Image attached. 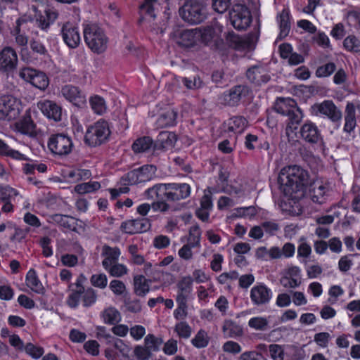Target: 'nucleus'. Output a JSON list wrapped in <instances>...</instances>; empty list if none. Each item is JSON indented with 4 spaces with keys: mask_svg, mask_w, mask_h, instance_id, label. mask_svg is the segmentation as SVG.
<instances>
[{
    "mask_svg": "<svg viewBox=\"0 0 360 360\" xmlns=\"http://www.w3.org/2000/svg\"><path fill=\"white\" fill-rule=\"evenodd\" d=\"M209 342L210 338L208 334L203 329H200L191 340L192 345L198 349L206 347L209 345Z\"/></svg>",
    "mask_w": 360,
    "mask_h": 360,
    "instance_id": "a18cd8bd",
    "label": "nucleus"
},
{
    "mask_svg": "<svg viewBox=\"0 0 360 360\" xmlns=\"http://www.w3.org/2000/svg\"><path fill=\"white\" fill-rule=\"evenodd\" d=\"M279 189L283 198L281 207L283 212L295 215V206L304 196L309 186V194L314 202L322 204L327 188L319 181L309 183V172L297 165L290 166L285 172L283 169L278 178Z\"/></svg>",
    "mask_w": 360,
    "mask_h": 360,
    "instance_id": "f257e3e1",
    "label": "nucleus"
},
{
    "mask_svg": "<svg viewBox=\"0 0 360 360\" xmlns=\"http://www.w3.org/2000/svg\"><path fill=\"white\" fill-rule=\"evenodd\" d=\"M153 139L149 136H142L137 139L132 144V150L136 153H140L148 151L153 146H154Z\"/></svg>",
    "mask_w": 360,
    "mask_h": 360,
    "instance_id": "a19ab883",
    "label": "nucleus"
},
{
    "mask_svg": "<svg viewBox=\"0 0 360 360\" xmlns=\"http://www.w3.org/2000/svg\"><path fill=\"white\" fill-rule=\"evenodd\" d=\"M295 135L297 138L310 144H316L322 141L321 130L311 120H307L304 122Z\"/></svg>",
    "mask_w": 360,
    "mask_h": 360,
    "instance_id": "ddd939ff",
    "label": "nucleus"
},
{
    "mask_svg": "<svg viewBox=\"0 0 360 360\" xmlns=\"http://www.w3.org/2000/svg\"><path fill=\"white\" fill-rule=\"evenodd\" d=\"M18 195V191L10 186L0 187V203H3L1 211L4 213L14 212L13 202Z\"/></svg>",
    "mask_w": 360,
    "mask_h": 360,
    "instance_id": "412c9836",
    "label": "nucleus"
},
{
    "mask_svg": "<svg viewBox=\"0 0 360 360\" xmlns=\"http://www.w3.org/2000/svg\"><path fill=\"white\" fill-rule=\"evenodd\" d=\"M19 102L11 95H4L0 98V115L8 120L15 119L19 114Z\"/></svg>",
    "mask_w": 360,
    "mask_h": 360,
    "instance_id": "dca6fc26",
    "label": "nucleus"
},
{
    "mask_svg": "<svg viewBox=\"0 0 360 360\" xmlns=\"http://www.w3.org/2000/svg\"><path fill=\"white\" fill-rule=\"evenodd\" d=\"M58 17V12L54 8H46L43 13L39 12L36 15L38 26L42 30L49 29Z\"/></svg>",
    "mask_w": 360,
    "mask_h": 360,
    "instance_id": "393cba45",
    "label": "nucleus"
},
{
    "mask_svg": "<svg viewBox=\"0 0 360 360\" xmlns=\"http://www.w3.org/2000/svg\"><path fill=\"white\" fill-rule=\"evenodd\" d=\"M134 356L138 360H148L151 356L150 349L146 346L136 345L134 349Z\"/></svg>",
    "mask_w": 360,
    "mask_h": 360,
    "instance_id": "0e129e2a",
    "label": "nucleus"
},
{
    "mask_svg": "<svg viewBox=\"0 0 360 360\" xmlns=\"http://www.w3.org/2000/svg\"><path fill=\"white\" fill-rule=\"evenodd\" d=\"M245 147L249 150H252L256 148H262L263 146L259 142V138L257 135L248 134L245 138Z\"/></svg>",
    "mask_w": 360,
    "mask_h": 360,
    "instance_id": "052dcab7",
    "label": "nucleus"
},
{
    "mask_svg": "<svg viewBox=\"0 0 360 360\" xmlns=\"http://www.w3.org/2000/svg\"><path fill=\"white\" fill-rule=\"evenodd\" d=\"M246 77L250 82L256 86L266 84L271 79L270 75L266 72L264 68L258 65L249 68L246 71Z\"/></svg>",
    "mask_w": 360,
    "mask_h": 360,
    "instance_id": "b1692460",
    "label": "nucleus"
},
{
    "mask_svg": "<svg viewBox=\"0 0 360 360\" xmlns=\"http://www.w3.org/2000/svg\"><path fill=\"white\" fill-rule=\"evenodd\" d=\"M224 337L226 338H236L243 334V330L236 321L229 319L225 320L222 326Z\"/></svg>",
    "mask_w": 360,
    "mask_h": 360,
    "instance_id": "f704fd0d",
    "label": "nucleus"
},
{
    "mask_svg": "<svg viewBox=\"0 0 360 360\" xmlns=\"http://www.w3.org/2000/svg\"><path fill=\"white\" fill-rule=\"evenodd\" d=\"M223 351L232 354H238L241 350V346L236 342L229 340L222 346Z\"/></svg>",
    "mask_w": 360,
    "mask_h": 360,
    "instance_id": "774afa93",
    "label": "nucleus"
},
{
    "mask_svg": "<svg viewBox=\"0 0 360 360\" xmlns=\"http://www.w3.org/2000/svg\"><path fill=\"white\" fill-rule=\"evenodd\" d=\"M198 40L200 39L204 43H209L214 39L216 31L212 26H206L202 29H197Z\"/></svg>",
    "mask_w": 360,
    "mask_h": 360,
    "instance_id": "8fccbe9b",
    "label": "nucleus"
},
{
    "mask_svg": "<svg viewBox=\"0 0 360 360\" xmlns=\"http://www.w3.org/2000/svg\"><path fill=\"white\" fill-rule=\"evenodd\" d=\"M25 350L27 354L34 359L41 357L44 353V349L41 346H37L31 342L27 343Z\"/></svg>",
    "mask_w": 360,
    "mask_h": 360,
    "instance_id": "4d7b16f0",
    "label": "nucleus"
},
{
    "mask_svg": "<svg viewBox=\"0 0 360 360\" xmlns=\"http://www.w3.org/2000/svg\"><path fill=\"white\" fill-rule=\"evenodd\" d=\"M101 318L103 322L108 325H115L121 321L120 311L113 307L105 309L101 313Z\"/></svg>",
    "mask_w": 360,
    "mask_h": 360,
    "instance_id": "ea45409f",
    "label": "nucleus"
},
{
    "mask_svg": "<svg viewBox=\"0 0 360 360\" xmlns=\"http://www.w3.org/2000/svg\"><path fill=\"white\" fill-rule=\"evenodd\" d=\"M179 13L184 21L193 25L201 23L207 15L205 3L193 1H186Z\"/></svg>",
    "mask_w": 360,
    "mask_h": 360,
    "instance_id": "20e7f679",
    "label": "nucleus"
},
{
    "mask_svg": "<svg viewBox=\"0 0 360 360\" xmlns=\"http://www.w3.org/2000/svg\"><path fill=\"white\" fill-rule=\"evenodd\" d=\"M63 97L75 106L82 108L86 106V96L78 86L72 84H66L61 89Z\"/></svg>",
    "mask_w": 360,
    "mask_h": 360,
    "instance_id": "6ab92c4d",
    "label": "nucleus"
},
{
    "mask_svg": "<svg viewBox=\"0 0 360 360\" xmlns=\"http://www.w3.org/2000/svg\"><path fill=\"white\" fill-rule=\"evenodd\" d=\"M229 17L231 25L238 31L245 30L252 21L249 8L242 4H236L232 6Z\"/></svg>",
    "mask_w": 360,
    "mask_h": 360,
    "instance_id": "423d86ee",
    "label": "nucleus"
},
{
    "mask_svg": "<svg viewBox=\"0 0 360 360\" xmlns=\"http://www.w3.org/2000/svg\"><path fill=\"white\" fill-rule=\"evenodd\" d=\"M226 130L234 134H240L248 125L247 119L242 115H236L230 117L226 122Z\"/></svg>",
    "mask_w": 360,
    "mask_h": 360,
    "instance_id": "72a5a7b5",
    "label": "nucleus"
},
{
    "mask_svg": "<svg viewBox=\"0 0 360 360\" xmlns=\"http://www.w3.org/2000/svg\"><path fill=\"white\" fill-rule=\"evenodd\" d=\"M83 35L86 46L94 53L100 54L106 50L108 37L104 30L97 24L84 25Z\"/></svg>",
    "mask_w": 360,
    "mask_h": 360,
    "instance_id": "f03ea898",
    "label": "nucleus"
},
{
    "mask_svg": "<svg viewBox=\"0 0 360 360\" xmlns=\"http://www.w3.org/2000/svg\"><path fill=\"white\" fill-rule=\"evenodd\" d=\"M110 134L108 122L101 118L87 127L84 143L91 148L98 147L108 142Z\"/></svg>",
    "mask_w": 360,
    "mask_h": 360,
    "instance_id": "7ed1b4c3",
    "label": "nucleus"
},
{
    "mask_svg": "<svg viewBox=\"0 0 360 360\" xmlns=\"http://www.w3.org/2000/svg\"><path fill=\"white\" fill-rule=\"evenodd\" d=\"M151 281L146 278L143 275L139 274L134 276L133 285L134 292L139 297H145L150 291Z\"/></svg>",
    "mask_w": 360,
    "mask_h": 360,
    "instance_id": "473e14b6",
    "label": "nucleus"
},
{
    "mask_svg": "<svg viewBox=\"0 0 360 360\" xmlns=\"http://www.w3.org/2000/svg\"><path fill=\"white\" fill-rule=\"evenodd\" d=\"M174 331L180 338L188 339L191 335L192 328L186 321H180L175 325Z\"/></svg>",
    "mask_w": 360,
    "mask_h": 360,
    "instance_id": "864d4df0",
    "label": "nucleus"
},
{
    "mask_svg": "<svg viewBox=\"0 0 360 360\" xmlns=\"http://www.w3.org/2000/svg\"><path fill=\"white\" fill-rule=\"evenodd\" d=\"M15 130L24 135L34 136L36 135V124L30 112H26L18 121L15 123Z\"/></svg>",
    "mask_w": 360,
    "mask_h": 360,
    "instance_id": "a878e982",
    "label": "nucleus"
},
{
    "mask_svg": "<svg viewBox=\"0 0 360 360\" xmlns=\"http://www.w3.org/2000/svg\"><path fill=\"white\" fill-rule=\"evenodd\" d=\"M311 112L316 116L326 117L333 122L341 120L342 112L338 108L332 100H324L316 103L311 107Z\"/></svg>",
    "mask_w": 360,
    "mask_h": 360,
    "instance_id": "6e6552de",
    "label": "nucleus"
},
{
    "mask_svg": "<svg viewBox=\"0 0 360 360\" xmlns=\"http://www.w3.org/2000/svg\"><path fill=\"white\" fill-rule=\"evenodd\" d=\"M86 280V278L83 274H80L77 278L75 283H70L69 289L70 294L67 298V304L72 309L78 307L80 303L81 297L84 290L85 289L83 283Z\"/></svg>",
    "mask_w": 360,
    "mask_h": 360,
    "instance_id": "a211bd4d",
    "label": "nucleus"
},
{
    "mask_svg": "<svg viewBox=\"0 0 360 360\" xmlns=\"http://www.w3.org/2000/svg\"><path fill=\"white\" fill-rule=\"evenodd\" d=\"M22 20L21 19L18 18L16 20V26L13 30L14 35H15V42L19 45L22 46H27L28 38L27 37L21 33L20 31V25H21Z\"/></svg>",
    "mask_w": 360,
    "mask_h": 360,
    "instance_id": "680f3d73",
    "label": "nucleus"
},
{
    "mask_svg": "<svg viewBox=\"0 0 360 360\" xmlns=\"http://www.w3.org/2000/svg\"><path fill=\"white\" fill-rule=\"evenodd\" d=\"M200 230L198 226H192L189 231V236L188 238V245L191 247L196 248L200 245Z\"/></svg>",
    "mask_w": 360,
    "mask_h": 360,
    "instance_id": "6e6d98bb",
    "label": "nucleus"
},
{
    "mask_svg": "<svg viewBox=\"0 0 360 360\" xmlns=\"http://www.w3.org/2000/svg\"><path fill=\"white\" fill-rule=\"evenodd\" d=\"M101 188V184L98 181H89L78 184L75 186V191L79 195L94 193Z\"/></svg>",
    "mask_w": 360,
    "mask_h": 360,
    "instance_id": "79ce46f5",
    "label": "nucleus"
},
{
    "mask_svg": "<svg viewBox=\"0 0 360 360\" xmlns=\"http://www.w3.org/2000/svg\"><path fill=\"white\" fill-rule=\"evenodd\" d=\"M169 0H143L139 7L140 18L139 22L146 20H154L156 18V10L163 4H167Z\"/></svg>",
    "mask_w": 360,
    "mask_h": 360,
    "instance_id": "aec40b11",
    "label": "nucleus"
},
{
    "mask_svg": "<svg viewBox=\"0 0 360 360\" xmlns=\"http://www.w3.org/2000/svg\"><path fill=\"white\" fill-rule=\"evenodd\" d=\"M336 68L337 67L335 63H326L316 68L315 72L316 77L318 78L328 77L336 71Z\"/></svg>",
    "mask_w": 360,
    "mask_h": 360,
    "instance_id": "de8ad7c7",
    "label": "nucleus"
},
{
    "mask_svg": "<svg viewBox=\"0 0 360 360\" xmlns=\"http://www.w3.org/2000/svg\"><path fill=\"white\" fill-rule=\"evenodd\" d=\"M177 112L174 109L160 113L155 122L157 128H167L176 124Z\"/></svg>",
    "mask_w": 360,
    "mask_h": 360,
    "instance_id": "c85d7f7f",
    "label": "nucleus"
},
{
    "mask_svg": "<svg viewBox=\"0 0 360 360\" xmlns=\"http://www.w3.org/2000/svg\"><path fill=\"white\" fill-rule=\"evenodd\" d=\"M18 63V55L14 49L5 46L0 51V72L6 75L14 72Z\"/></svg>",
    "mask_w": 360,
    "mask_h": 360,
    "instance_id": "4468645a",
    "label": "nucleus"
},
{
    "mask_svg": "<svg viewBox=\"0 0 360 360\" xmlns=\"http://www.w3.org/2000/svg\"><path fill=\"white\" fill-rule=\"evenodd\" d=\"M60 35L64 43L70 49L77 48L81 43V36L77 25L71 22H65L60 30Z\"/></svg>",
    "mask_w": 360,
    "mask_h": 360,
    "instance_id": "2eb2a0df",
    "label": "nucleus"
},
{
    "mask_svg": "<svg viewBox=\"0 0 360 360\" xmlns=\"http://www.w3.org/2000/svg\"><path fill=\"white\" fill-rule=\"evenodd\" d=\"M287 117L286 133L288 134H290V133H295V134H297L298 126L303 118L302 111L297 106L294 109V110L291 111Z\"/></svg>",
    "mask_w": 360,
    "mask_h": 360,
    "instance_id": "2f4dec72",
    "label": "nucleus"
},
{
    "mask_svg": "<svg viewBox=\"0 0 360 360\" xmlns=\"http://www.w3.org/2000/svg\"><path fill=\"white\" fill-rule=\"evenodd\" d=\"M97 300V294L92 288H88L84 290L81 300L84 307H90L94 304Z\"/></svg>",
    "mask_w": 360,
    "mask_h": 360,
    "instance_id": "09e8293b",
    "label": "nucleus"
},
{
    "mask_svg": "<svg viewBox=\"0 0 360 360\" xmlns=\"http://www.w3.org/2000/svg\"><path fill=\"white\" fill-rule=\"evenodd\" d=\"M92 174L91 170L82 168H73L67 173V178L69 182L76 183L80 181L87 180L91 178Z\"/></svg>",
    "mask_w": 360,
    "mask_h": 360,
    "instance_id": "e433bc0d",
    "label": "nucleus"
},
{
    "mask_svg": "<svg viewBox=\"0 0 360 360\" xmlns=\"http://www.w3.org/2000/svg\"><path fill=\"white\" fill-rule=\"evenodd\" d=\"M177 140L175 133L162 131H160L154 143V150H167L172 148Z\"/></svg>",
    "mask_w": 360,
    "mask_h": 360,
    "instance_id": "bb28decb",
    "label": "nucleus"
},
{
    "mask_svg": "<svg viewBox=\"0 0 360 360\" xmlns=\"http://www.w3.org/2000/svg\"><path fill=\"white\" fill-rule=\"evenodd\" d=\"M297 107V102L293 98H280L276 105V111L284 116H288L291 111Z\"/></svg>",
    "mask_w": 360,
    "mask_h": 360,
    "instance_id": "58836bf2",
    "label": "nucleus"
},
{
    "mask_svg": "<svg viewBox=\"0 0 360 360\" xmlns=\"http://www.w3.org/2000/svg\"><path fill=\"white\" fill-rule=\"evenodd\" d=\"M48 147L51 153L63 156L71 153L73 143L70 136L64 134H56L49 138Z\"/></svg>",
    "mask_w": 360,
    "mask_h": 360,
    "instance_id": "1a4fd4ad",
    "label": "nucleus"
},
{
    "mask_svg": "<svg viewBox=\"0 0 360 360\" xmlns=\"http://www.w3.org/2000/svg\"><path fill=\"white\" fill-rule=\"evenodd\" d=\"M344 49L351 53L360 52V39L352 34L345 38L343 41Z\"/></svg>",
    "mask_w": 360,
    "mask_h": 360,
    "instance_id": "49530a36",
    "label": "nucleus"
},
{
    "mask_svg": "<svg viewBox=\"0 0 360 360\" xmlns=\"http://www.w3.org/2000/svg\"><path fill=\"white\" fill-rule=\"evenodd\" d=\"M150 227V221L146 217L127 220L123 221L120 226L122 231L129 235L146 232Z\"/></svg>",
    "mask_w": 360,
    "mask_h": 360,
    "instance_id": "f3484780",
    "label": "nucleus"
},
{
    "mask_svg": "<svg viewBox=\"0 0 360 360\" xmlns=\"http://www.w3.org/2000/svg\"><path fill=\"white\" fill-rule=\"evenodd\" d=\"M269 322L265 317L255 316L251 318L248 321V326L257 330H264L268 326Z\"/></svg>",
    "mask_w": 360,
    "mask_h": 360,
    "instance_id": "5fc2aeb1",
    "label": "nucleus"
},
{
    "mask_svg": "<svg viewBox=\"0 0 360 360\" xmlns=\"http://www.w3.org/2000/svg\"><path fill=\"white\" fill-rule=\"evenodd\" d=\"M107 360H135L131 354V348L121 339H116L112 347L104 351Z\"/></svg>",
    "mask_w": 360,
    "mask_h": 360,
    "instance_id": "9d476101",
    "label": "nucleus"
},
{
    "mask_svg": "<svg viewBox=\"0 0 360 360\" xmlns=\"http://www.w3.org/2000/svg\"><path fill=\"white\" fill-rule=\"evenodd\" d=\"M157 168L153 165H144L128 172L123 180L127 185H138L150 181L155 174Z\"/></svg>",
    "mask_w": 360,
    "mask_h": 360,
    "instance_id": "0eeeda50",
    "label": "nucleus"
},
{
    "mask_svg": "<svg viewBox=\"0 0 360 360\" xmlns=\"http://www.w3.org/2000/svg\"><path fill=\"white\" fill-rule=\"evenodd\" d=\"M89 104L93 112L97 115H103L105 112L107 107L104 98L98 95L90 97Z\"/></svg>",
    "mask_w": 360,
    "mask_h": 360,
    "instance_id": "37998d69",
    "label": "nucleus"
},
{
    "mask_svg": "<svg viewBox=\"0 0 360 360\" xmlns=\"http://www.w3.org/2000/svg\"><path fill=\"white\" fill-rule=\"evenodd\" d=\"M20 76L24 80L41 90H45L49 84L47 75L44 72L33 68H22L20 72Z\"/></svg>",
    "mask_w": 360,
    "mask_h": 360,
    "instance_id": "f8f14e48",
    "label": "nucleus"
},
{
    "mask_svg": "<svg viewBox=\"0 0 360 360\" xmlns=\"http://www.w3.org/2000/svg\"><path fill=\"white\" fill-rule=\"evenodd\" d=\"M102 255L105 257L102 265L104 269H107V266L118 262L121 251L117 247L112 248L105 245L103 248Z\"/></svg>",
    "mask_w": 360,
    "mask_h": 360,
    "instance_id": "c9c22d12",
    "label": "nucleus"
},
{
    "mask_svg": "<svg viewBox=\"0 0 360 360\" xmlns=\"http://www.w3.org/2000/svg\"><path fill=\"white\" fill-rule=\"evenodd\" d=\"M127 310L131 313H138L141 310V304L139 300L126 298L124 301Z\"/></svg>",
    "mask_w": 360,
    "mask_h": 360,
    "instance_id": "69168bd1",
    "label": "nucleus"
},
{
    "mask_svg": "<svg viewBox=\"0 0 360 360\" xmlns=\"http://www.w3.org/2000/svg\"><path fill=\"white\" fill-rule=\"evenodd\" d=\"M268 347L270 356L273 360L284 359L285 352L283 346L277 344H271Z\"/></svg>",
    "mask_w": 360,
    "mask_h": 360,
    "instance_id": "13d9d810",
    "label": "nucleus"
},
{
    "mask_svg": "<svg viewBox=\"0 0 360 360\" xmlns=\"http://www.w3.org/2000/svg\"><path fill=\"white\" fill-rule=\"evenodd\" d=\"M176 302L177 308L174 311V316L176 320L184 319L187 316V302Z\"/></svg>",
    "mask_w": 360,
    "mask_h": 360,
    "instance_id": "338daca9",
    "label": "nucleus"
},
{
    "mask_svg": "<svg viewBox=\"0 0 360 360\" xmlns=\"http://www.w3.org/2000/svg\"><path fill=\"white\" fill-rule=\"evenodd\" d=\"M38 108L48 119L54 122L61 120L62 108L56 102L50 100L41 101L38 103Z\"/></svg>",
    "mask_w": 360,
    "mask_h": 360,
    "instance_id": "5701e85b",
    "label": "nucleus"
},
{
    "mask_svg": "<svg viewBox=\"0 0 360 360\" xmlns=\"http://www.w3.org/2000/svg\"><path fill=\"white\" fill-rule=\"evenodd\" d=\"M176 288V301L187 302L192 291L193 279L190 276L184 277L177 283Z\"/></svg>",
    "mask_w": 360,
    "mask_h": 360,
    "instance_id": "cd10ccee",
    "label": "nucleus"
},
{
    "mask_svg": "<svg viewBox=\"0 0 360 360\" xmlns=\"http://www.w3.org/2000/svg\"><path fill=\"white\" fill-rule=\"evenodd\" d=\"M51 218L52 220L60 226L70 231H75L76 229L77 221L75 217L61 214H55Z\"/></svg>",
    "mask_w": 360,
    "mask_h": 360,
    "instance_id": "4c0bfd02",
    "label": "nucleus"
},
{
    "mask_svg": "<svg viewBox=\"0 0 360 360\" xmlns=\"http://www.w3.org/2000/svg\"><path fill=\"white\" fill-rule=\"evenodd\" d=\"M90 282L93 286L103 289L108 285V278L103 273L93 274L90 278Z\"/></svg>",
    "mask_w": 360,
    "mask_h": 360,
    "instance_id": "bf43d9fd",
    "label": "nucleus"
},
{
    "mask_svg": "<svg viewBox=\"0 0 360 360\" xmlns=\"http://www.w3.org/2000/svg\"><path fill=\"white\" fill-rule=\"evenodd\" d=\"M105 269L113 277H122L127 274L128 271L127 267L123 264L118 263V262L110 264Z\"/></svg>",
    "mask_w": 360,
    "mask_h": 360,
    "instance_id": "603ef678",
    "label": "nucleus"
},
{
    "mask_svg": "<svg viewBox=\"0 0 360 360\" xmlns=\"http://www.w3.org/2000/svg\"><path fill=\"white\" fill-rule=\"evenodd\" d=\"M25 284L27 288L37 294L42 295L44 293V288L34 269H30L27 272Z\"/></svg>",
    "mask_w": 360,
    "mask_h": 360,
    "instance_id": "7c9ffc66",
    "label": "nucleus"
},
{
    "mask_svg": "<svg viewBox=\"0 0 360 360\" xmlns=\"http://www.w3.org/2000/svg\"><path fill=\"white\" fill-rule=\"evenodd\" d=\"M191 186L186 183H169L168 202H177L190 196Z\"/></svg>",
    "mask_w": 360,
    "mask_h": 360,
    "instance_id": "4be33fe9",
    "label": "nucleus"
},
{
    "mask_svg": "<svg viewBox=\"0 0 360 360\" xmlns=\"http://www.w3.org/2000/svg\"><path fill=\"white\" fill-rule=\"evenodd\" d=\"M273 292L264 283H257L250 290V298L253 306L263 307L269 304Z\"/></svg>",
    "mask_w": 360,
    "mask_h": 360,
    "instance_id": "9b49d317",
    "label": "nucleus"
},
{
    "mask_svg": "<svg viewBox=\"0 0 360 360\" xmlns=\"http://www.w3.org/2000/svg\"><path fill=\"white\" fill-rule=\"evenodd\" d=\"M252 98V90L244 84L235 85L225 91L221 96L222 103L230 107H236L241 102L248 101Z\"/></svg>",
    "mask_w": 360,
    "mask_h": 360,
    "instance_id": "39448f33",
    "label": "nucleus"
},
{
    "mask_svg": "<svg viewBox=\"0 0 360 360\" xmlns=\"http://www.w3.org/2000/svg\"><path fill=\"white\" fill-rule=\"evenodd\" d=\"M279 36L285 37L288 35L290 30V14L285 10H283L279 15Z\"/></svg>",
    "mask_w": 360,
    "mask_h": 360,
    "instance_id": "c03bdc74",
    "label": "nucleus"
},
{
    "mask_svg": "<svg viewBox=\"0 0 360 360\" xmlns=\"http://www.w3.org/2000/svg\"><path fill=\"white\" fill-rule=\"evenodd\" d=\"M198 41L197 29L184 30L180 33L177 44L181 47L191 48L197 44Z\"/></svg>",
    "mask_w": 360,
    "mask_h": 360,
    "instance_id": "c756f323",
    "label": "nucleus"
},
{
    "mask_svg": "<svg viewBox=\"0 0 360 360\" xmlns=\"http://www.w3.org/2000/svg\"><path fill=\"white\" fill-rule=\"evenodd\" d=\"M39 245L42 248V255L44 257H50L53 255L51 239L48 236L41 238Z\"/></svg>",
    "mask_w": 360,
    "mask_h": 360,
    "instance_id": "e2e57ef3",
    "label": "nucleus"
},
{
    "mask_svg": "<svg viewBox=\"0 0 360 360\" xmlns=\"http://www.w3.org/2000/svg\"><path fill=\"white\" fill-rule=\"evenodd\" d=\"M145 346L152 352H158L163 340L161 338H157L153 334H148L144 340Z\"/></svg>",
    "mask_w": 360,
    "mask_h": 360,
    "instance_id": "3c124183",
    "label": "nucleus"
}]
</instances>
